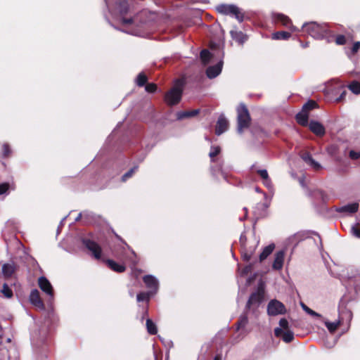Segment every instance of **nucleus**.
I'll list each match as a JSON object with an SVG mask.
<instances>
[{"label":"nucleus","instance_id":"obj_1","mask_svg":"<svg viewBox=\"0 0 360 360\" xmlns=\"http://www.w3.org/2000/svg\"><path fill=\"white\" fill-rule=\"evenodd\" d=\"M302 30L317 39H323L328 34L326 24L320 25L315 22L304 23L302 25Z\"/></svg>","mask_w":360,"mask_h":360},{"label":"nucleus","instance_id":"obj_2","mask_svg":"<svg viewBox=\"0 0 360 360\" xmlns=\"http://www.w3.org/2000/svg\"><path fill=\"white\" fill-rule=\"evenodd\" d=\"M183 91V82L177 81L173 88L169 91L165 97L166 103L169 105L177 104L182 96Z\"/></svg>","mask_w":360,"mask_h":360},{"label":"nucleus","instance_id":"obj_3","mask_svg":"<svg viewBox=\"0 0 360 360\" xmlns=\"http://www.w3.org/2000/svg\"><path fill=\"white\" fill-rule=\"evenodd\" d=\"M238 112V132L241 134L247 129L250 123V116L248 108L243 104H240L237 108Z\"/></svg>","mask_w":360,"mask_h":360},{"label":"nucleus","instance_id":"obj_4","mask_svg":"<svg viewBox=\"0 0 360 360\" xmlns=\"http://www.w3.org/2000/svg\"><path fill=\"white\" fill-rule=\"evenodd\" d=\"M216 10L221 14L234 16L239 22L243 21V13L241 12V10L235 5L221 4L216 7Z\"/></svg>","mask_w":360,"mask_h":360},{"label":"nucleus","instance_id":"obj_5","mask_svg":"<svg viewBox=\"0 0 360 360\" xmlns=\"http://www.w3.org/2000/svg\"><path fill=\"white\" fill-rule=\"evenodd\" d=\"M316 105V102L310 101L303 105L302 110L296 115L297 122L300 124L302 126L308 124L309 111L314 108Z\"/></svg>","mask_w":360,"mask_h":360},{"label":"nucleus","instance_id":"obj_6","mask_svg":"<svg viewBox=\"0 0 360 360\" xmlns=\"http://www.w3.org/2000/svg\"><path fill=\"white\" fill-rule=\"evenodd\" d=\"M286 309L284 304L277 300H271L267 306V313L269 316H277L284 314Z\"/></svg>","mask_w":360,"mask_h":360},{"label":"nucleus","instance_id":"obj_7","mask_svg":"<svg viewBox=\"0 0 360 360\" xmlns=\"http://www.w3.org/2000/svg\"><path fill=\"white\" fill-rule=\"evenodd\" d=\"M83 243L85 247L91 252L95 259H99L101 257V248L95 242L89 239H84Z\"/></svg>","mask_w":360,"mask_h":360},{"label":"nucleus","instance_id":"obj_8","mask_svg":"<svg viewBox=\"0 0 360 360\" xmlns=\"http://www.w3.org/2000/svg\"><path fill=\"white\" fill-rule=\"evenodd\" d=\"M38 284L40 289L44 292L47 295L49 296L50 300L53 299V290L51 283L49 280L44 277L41 276L39 278Z\"/></svg>","mask_w":360,"mask_h":360},{"label":"nucleus","instance_id":"obj_9","mask_svg":"<svg viewBox=\"0 0 360 360\" xmlns=\"http://www.w3.org/2000/svg\"><path fill=\"white\" fill-rule=\"evenodd\" d=\"M143 280L146 287L150 289L149 292L153 295L157 292L159 287V283L155 277L151 275H147L143 278Z\"/></svg>","mask_w":360,"mask_h":360},{"label":"nucleus","instance_id":"obj_10","mask_svg":"<svg viewBox=\"0 0 360 360\" xmlns=\"http://www.w3.org/2000/svg\"><path fill=\"white\" fill-rule=\"evenodd\" d=\"M29 299L32 304H33L37 309L40 310H44L45 309L44 304L40 297L39 292L38 290H32L30 292Z\"/></svg>","mask_w":360,"mask_h":360},{"label":"nucleus","instance_id":"obj_11","mask_svg":"<svg viewBox=\"0 0 360 360\" xmlns=\"http://www.w3.org/2000/svg\"><path fill=\"white\" fill-rule=\"evenodd\" d=\"M229 121L224 117V115H221L219 117L218 120L216 124L215 133L217 135L219 136L221 134L224 133L227 131L229 128Z\"/></svg>","mask_w":360,"mask_h":360},{"label":"nucleus","instance_id":"obj_12","mask_svg":"<svg viewBox=\"0 0 360 360\" xmlns=\"http://www.w3.org/2000/svg\"><path fill=\"white\" fill-rule=\"evenodd\" d=\"M285 257V252L280 250L276 252L274 260L272 264V269L274 270H281L283 268Z\"/></svg>","mask_w":360,"mask_h":360},{"label":"nucleus","instance_id":"obj_13","mask_svg":"<svg viewBox=\"0 0 360 360\" xmlns=\"http://www.w3.org/2000/svg\"><path fill=\"white\" fill-rule=\"evenodd\" d=\"M223 62L220 60L215 65L210 66L206 70V75L210 79H213L217 77L221 72Z\"/></svg>","mask_w":360,"mask_h":360},{"label":"nucleus","instance_id":"obj_14","mask_svg":"<svg viewBox=\"0 0 360 360\" xmlns=\"http://www.w3.org/2000/svg\"><path fill=\"white\" fill-rule=\"evenodd\" d=\"M274 334L276 337L282 336L283 340L287 343L294 339V333L290 330H283L281 328H275Z\"/></svg>","mask_w":360,"mask_h":360},{"label":"nucleus","instance_id":"obj_15","mask_svg":"<svg viewBox=\"0 0 360 360\" xmlns=\"http://www.w3.org/2000/svg\"><path fill=\"white\" fill-rule=\"evenodd\" d=\"M274 18L276 22H280L283 25L289 27L292 31L297 30V28L292 25L291 20L288 16L281 13H276Z\"/></svg>","mask_w":360,"mask_h":360},{"label":"nucleus","instance_id":"obj_16","mask_svg":"<svg viewBox=\"0 0 360 360\" xmlns=\"http://www.w3.org/2000/svg\"><path fill=\"white\" fill-rule=\"evenodd\" d=\"M359 209V204L353 202L347 204L336 209V211L340 213H345L346 214H352L357 212Z\"/></svg>","mask_w":360,"mask_h":360},{"label":"nucleus","instance_id":"obj_17","mask_svg":"<svg viewBox=\"0 0 360 360\" xmlns=\"http://www.w3.org/2000/svg\"><path fill=\"white\" fill-rule=\"evenodd\" d=\"M256 172L259 175L262 179L263 184L269 190L273 189V184L269 176L266 169H257Z\"/></svg>","mask_w":360,"mask_h":360},{"label":"nucleus","instance_id":"obj_18","mask_svg":"<svg viewBox=\"0 0 360 360\" xmlns=\"http://www.w3.org/2000/svg\"><path fill=\"white\" fill-rule=\"evenodd\" d=\"M310 130L317 136H323L325 134L324 127L319 122L311 121L309 123Z\"/></svg>","mask_w":360,"mask_h":360},{"label":"nucleus","instance_id":"obj_19","mask_svg":"<svg viewBox=\"0 0 360 360\" xmlns=\"http://www.w3.org/2000/svg\"><path fill=\"white\" fill-rule=\"evenodd\" d=\"M258 243L259 240H256L255 243L253 246L245 248V250L242 248L241 254L243 260L248 262L251 259Z\"/></svg>","mask_w":360,"mask_h":360},{"label":"nucleus","instance_id":"obj_20","mask_svg":"<svg viewBox=\"0 0 360 360\" xmlns=\"http://www.w3.org/2000/svg\"><path fill=\"white\" fill-rule=\"evenodd\" d=\"M262 300V295L259 292L252 293L248 302L247 307L250 308L252 306L258 307Z\"/></svg>","mask_w":360,"mask_h":360},{"label":"nucleus","instance_id":"obj_21","mask_svg":"<svg viewBox=\"0 0 360 360\" xmlns=\"http://www.w3.org/2000/svg\"><path fill=\"white\" fill-rule=\"evenodd\" d=\"M304 234L301 232H297L290 236L287 240L288 245H292L295 248L300 241L304 240Z\"/></svg>","mask_w":360,"mask_h":360},{"label":"nucleus","instance_id":"obj_22","mask_svg":"<svg viewBox=\"0 0 360 360\" xmlns=\"http://www.w3.org/2000/svg\"><path fill=\"white\" fill-rule=\"evenodd\" d=\"M302 160L314 169L318 170L321 167V165L315 161L309 153H304L302 155Z\"/></svg>","mask_w":360,"mask_h":360},{"label":"nucleus","instance_id":"obj_23","mask_svg":"<svg viewBox=\"0 0 360 360\" xmlns=\"http://www.w3.org/2000/svg\"><path fill=\"white\" fill-rule=\"evenodd\" d=\"M106 263L109 268L113 270L114 271L121 273L125 271L126 268L124 265L120 264L112 259L106 260Z\"/></svg>","mask_w":360,"mask_h":360},{"label":"nucleus","instance_id":"obj_24","mask_svg":"<svg viewBox=\"0 0 360 360\" xmlns=\"http://www.w3.org/2000/svg\"><path fill=\"white\" fill-rule=\"evenodd\" d=\"M274 248H275V245L274 243H271L269 245L266 246L263 249V250L261 252V254L259 255V261L262 262L265 259H266L267 257L272 253V252L274 251Z\"/></svg>","mask_w":360,"mask_h":360},{"label":"nucleus","instance_id":"obj_25","mask_svg":"<svg viewBox=\"0 0 360 360\" xmlns=\"http://www.w3.org/2000/svg\"><path fill=\"white\" fill-rule=\"evenodd\" d=\"M15 271V266L12 263L4 264L2 266V273L6 278L11 277Z\"/></svg>","mask_w":360,"mask_h":360},{"label":"nucleus","instance_id":"obj_26","mask_svg":"<svg viewBox=\"0 0 360 360\" xmlns=\"http://www.w3.org/2000/svg\"><path fill=\"white\" fill-rule=\"evenodd\" d=\"M199 112V110L195 109L193 110L181 111L177 113V119L182 120L186 117H191L197 115Z\"/></svg>","mask_w":360,"mask_h":360},{"label":"nucleus","instance_id":"obj_27","mask_svg":"<svg viewBox=\"0 0 360 360\" xmlns=\"http://www.w3.org/2000/svg\"><path fill=\"white\" fill-rule=\"evenodd\" d=\"M349 285H353L356 290H360V271L349 278Z\"/></svg>","mask_w":360,"mask_h":360},{"label":"nucleus","instance_id":"obj_28","mask_svg":"<svg viewBox=\"0 0 360 360\" xmlns=\"http://www.w3.org/2000/svg\"><path fill=\"white\" fill-rule=\"evenodd\" d=\"M290 37V34L285 31L276 32L272 34V39L274 40H285Z\"/></svg>","mask_w":360,"mask_h":360},{"label":"nucleus","instance_id":"obj_29","mask_svg":"<svg viewBox=\"0 0 360 360\" xmlns=\"http://www.w3.org/2000/svg\"><path fill=\"white\" fill-rule=\"evenodd\" d=\"M146 328L148 333L150 335H155L158 332L156 325L150 319L146 320Z\"/></svg>","mask_w":360,"mask_h":360},{"label":"nucleus","instance_id":"obj_30","mask_svg":"<svg viewBox=\"0 0 360 360\" xmlns=\"http://www.w3.org/2000/svg\"><path fill=\"white\" fill-rule=\"evenodd\" d=\"M212 57L210 52L206 49L202 50L200 52V58L204 64H207L210 62Z\"/></svg>","mask_w":360,"mask_h":360},{"label":"nucleus","instance_id":"obj_31","mask_svg":"<svg viewBox=\"0 0 360 360\" xmlns=\"http://www.w3.org/2000/svg\"><path fill=\"white\" fill-rule=\"evenodd\" d=\"M117 9L121 15L126 14L128 11V5L127 0H121L117 5Z\"/></svg>","mask_w":360,"mask_h":360},{"label":"nucleus","instance_id":"obj_32","mask_svg":"<svg viewBox=\"0 0 360 360\" xmlns=\"http://www.w3.org/2000/svg\"><path fill=\"white\" fill-rule=\"evenodd\" d=\"M147 77L146 75L143 73V72H141L138 75L137 77H136V84L139 86H144L146 82H147Z\"/></svg>","mask_w":360,"mask_h":360},{"label":"nucleus","instance_id":"obj_33","mask_svg":"<svg viewBox=\"0 0 360 360\" xmlns=\"http://www.w3.org/2000/svg\"><path fill=\"white\" fill-rule=\"evenodd\" d=\"M348 88L349 89L353 92L354 94H360V83L356 82V81H354L352 82L349 86H348Z\"/></svg>","mask_w":360,"mask_h":360},{"label":"nucleus","instance_id":"obj_34","mask_svg":"<svg viewBox=\"0 0 360 360\" xmlns=\"http://www.w3.org/2000/svg\"><path fill=\"white\" fill-rule=\"evenodd\" d=\"M221 151V148L219 146H212L210 152L209 153V156L211 158L212 162H214L215 160L214 158L217 156Z\"/></svg>","mask_w":360,"mask_h":360},{"label":"nucleus","instance_id":"obj_35","mask_svg":"<svg viewBox=\"0 0 360 360\" xmlns=\"http://www.w3.org/2000/svg\"><path fill=\"white\" fill-rule=\"evenodd\" d=\"M150 292H140L137 295L136 299L138 302H143V301H148L150 299V295H152Z\"/></svg>","mask_w":360,"mask_h":360},{"label":"nucleus","instance_id":"obj_36","mask_svg":"<svg viewBox=\"0 0 360 360\" xmlns=\"http://www.w3.org/2000/svg\"><path fill=\"white\" fill-rule=\"evenodd\" d=\"M1 292L6 298H11L13 296V292L7 284L4 283L1 290Z\"/></svg>","mask_w":360,"mask_h":360},{"label":"nucleus","instance_id":"obj_37","mask_svg":"<svg viewBox=\"0 0 360 360\" xmlns=\"http://www.w3.org/2000/svg\"><path fill=\"white\" fill-rule=\"evenodd\" d=\"M325 324H326V326L327 327L328 330L330 332L333 333L338 328V327L340 324V322H328V321H327L325 323Z\"/></svg>","mask_w":360,"mask_h":360},{"label":"nucleus","instance_id":"obj_38","mask_svg":"<svg viewBox=\"0 0 360 360\" xmlns=\"http://www.w3.org/2000/svg\"><path fill=\"white\" fill-rule=\"evenodd\" d=\"M248 323V318L246 316H241L238 322L237 330H240L242 328H244Z\"/></svg>","mask_w":360,"mask_h":360},{"label":"nucleus","instance_id":"obj_39","mask_svg":"<svg viewBox=\"0 0 360 360\" xmlns=\"http://www.w3.org/2000/svg\"><path fill=\"white\" fill-rule=\"evenodd\" d=\"M302 309L309 315L315 316V317H321V314L316 313V311H313L310 308H309L307 306H306L304 304H302Z\"/></svg>","mask_w":360,"mask_h":360},{"label":"nucleus","instance_id":"obj_40","mask_svg":"<svg viewBox=\"0 0 360 360\" xmlns=\"http://www.w3.org/2000/svg\"><path fill=\"white\" fill-rule=\"evenodd\" d=\"M231 36L233 38L236 39L240 42H243L245 39V36L242 32H234L233 31L231 32Z\"/></svg>","mask_w":360,"mask_h":360},{"label":"nucleus","instance_id":"obj_41","mask_svg":"<svg viewBox=\"0 0 360 360\" xmlns=\"http://www.w3.org/2000/svg\"><path fill=\"white\" fill-rule=\"evenodd\" d=\"M3 156L4 158L8 157L11 153V150L10 148V146L8 143H4L3 144Z\"/></svg>","mask_w":360,"mask_h":360},{"label":"nucleus","instance_id":"obj_42","mask_svg":"<svg viewBox=\"0 0 360 360\" xmlns=\"http://www.w3.org/2000/svg\"><path fill=\"white\" fill-rule=\"evenodd\" d=\"M121 22L124 25H133L136 23L135 18H122Z\"/></svg>","mask_w":360,"mask_h":360},{"label":"nucleus","instance_id":"obj_43","mask_svg":"<svg viewBox=\"0 0 360 360\" xmlns=\"http://www.w3.org/2000/svg\"><path fill=\"white\" fill-rule=\"evenodd\" d=\"M145 89L148 93H153L157 89V86L154 83H150L146 85Z\"/></svg>","mask_w":360,"mask_h":360},{"label":"nucleus","instance_id":"obj_44","mask_svg":"<svg viewBox=\"0 0 360 360\" xmlns=\"http://www.w3.org/2000/svg\"><path fill=\"white\" fill-rule=\"evenodd\" d=\"M280 328L283 330H287L288 329V321L285 319H281L279 321Z\"/></svg>","mask_w":360,"mask_h":360},{"label":"nucleus","instance_id":"obj_45","mask_svg":"<svg viewBox=\"0 0 360 360\" xmlns=\"http://www.w3.org/2000/svg\"><path fill=\"white\" fill-rule=\"evenodd\" d=\"M136 169H137V167H134V168L131 169L129 171H128L127 173H125L122 176V180L123 181H125L128 178L131 177Z\"/></svg>","mask_w":360,"mask_h":360},{"label":"nucleus","instance_id":"obj_46","mask_svg":"<svg viewBox=\"0 0 360 360\" xmlns=\"http://www.w3.org/2000/svg\"><path fill=\"white\" fill-rule=\"evenodd\" d=\"M212 173H213L214 175H216L217 172H221L222 176H223V177L224 178V179H226V175L224 174V172L222 171V167H221V164L219 165L216 168L212 167Z\"/></svg>","mask_w":360,"mask_h":360},{"label":"nucleus","instance_id":"obj_47","mask_svg":"<svg viewBox=\"0 0 360 360\" xmlns=\"http://www.w3.org/2000/svg\"><path fill=\"white\" fill-rule=\"evenodd\" d=\"M247 238L244 233H242L240 237V243L241 245V248L245 250V248H248L247 246Z\"/></svg>","mask_w":360,"mask_h":360},{"label":"nucleus","instance_id":"obj_48","mask_svg":"<svg viewBox=\"0 0 360 360\" xmlns=\"http://www.w3.org/2000/svg\"><path fill=\"white\" fill-rule=\"evenodd\" d=\"M335 42L337 44L343 45L346 43V39L344 35H338L335 39Z\"/></svg>","mask_w":360,"mask_h":360},{"label":"nucleus","instance_id":"obj_49","mask_svg":"<svg viewBox=\"0 0 360 360\" xmlns=\"http://www.w3.org/2000/svg\"><path fill=\"white\" fill-rule=\"evenodd\" d=\"M351 233L355 237L360 238V229H358L356 226H352L351 228Z\"/></svg>","mask_w":360,"mask_h":360},{"label":"nucleus","instance_id":"obj_50","mask_svg":"<svg viewBox=\"0 0 360 360\" xmlns=\"http://www.w3.org/2000/svg\"><path fill=\"white\" fill-rule=\"evenodd\" d=\"M349 158L352 160L360 159V152H356L354 150H351L349 152Z\"/></svg>","mask_w":360,"mask_h":360},{"label":"nucleus","instance_id":"obj_51","mask_svg":"<svg viewBox=\"0 0 360 360\" xmlns=\"http://www.w3.org/2000/svg\"><path fill=\"white\" fill-rule=\"evenodd\" d=\"M8 187L9 186L8 184H0V195L5 193L8 191Z\"/></svg>","mask_w":360,"mask_h":360},{"label":"nucleus","instance_id":"obj_52","mask_svg":"<svg viewBox=\"0 0 360 360\" xmlns=\"http://www.w3.org/2000/svg\"><path fill=\"white\" fill-rule=\"evenodd\" d=\"M359 49H360V42L356 41L354 44L352 49V51L353 53H355L359 50Z\"/></svg>","mask_w":360,"mask_h":360},{"label":"nucleus","instance_id":"obj_53","mask_svg":"<svg viewBox=\"0 0 360 360\" xmlns=\"http://www.w3.org/2000/svg\"><path fill=\"white\" fill-rule=\"evenodd\" d=\"M251 269H252V265H248V266H246L243 270H242V272L241 274L243 275H246L248 274H249L250 271H251Z\"/></svg>","mask_w":360,"mask_h":360},{"label":"nucleus","instance_id":"obj_54","mask_svg":"<svg viewBox=\"0 0 360 360\" xmlns=\"http://www.w3.org/2000/svg\"><path fill=\"white\" fill-rule=\"evenodd\" d=\"M346 94H347L346 90H344L341 93L340 96L338 98H336V101L337 102H340V101H343L345 99V96Z\"/></svg>","mask_w":360,"mask_h":360},{"label":"nucleus","instance_id":"obj_55","mask_svg":"<svg viewBox=\"0 0 360 360\" xmlns=\"http://www.w3.org/2000/svg\"><path fill=\"white\" fill-rule=\"evenodd\" d=\"M125 32H127V33H130L131 34H134V35H138V34H139L138 32L134 31V30H131V31L127 30Z\"/></svg>","mask_w":360,"mask_h":360},{"label":"nucleus","instance_id":"obj_56","mask_svg":"<svg viewBox=\"0 0 360 360\" xmlns=\"http://www.w3.org/2000/svg\"><path fill=\"white\" fill-rule=\"evenodd\" d=\"M255 191L257 192V193H260L261 190L258 187H256L255 188Z\"/></svg>","mask_w":360,"mask_h":360},{"label":"nucleus","instance_id":"obj_57","mask_svg":"<svg viewBox=\"0 0 360 360\" xmlns=\"http://www.w3.org/2000/svg\"><path fill=\"white\" fill-rule=\"evenodd\" d=\"M82 217V214H79V216L76 218V221L79 220Z\"/></svg>","mask_w":360,"mask_h":360},{"label":"nucleus","instance_id":"obj_58","mask_svg":"<svg viewBox=\"0 0 360 360\" xmlns=\"http://www.w3.org/2000/svg\"><path fill=\"white\" fill-rule=\"evenodd\" d=\"M214 360H220L219 357L216 356Z\"/></svg>","mask_w":360,"mask_h":360},{"label":"nucleus","instance_id":"obj_59","mask_svg":"<svg viewBox=\"0 0 360 360\" xmlns=\"http://www.w3.org/2000/svg\"><path fill=\"white\" fill-rule=\"evenodd\" d=\"M10 341H11V339H10V338H8L7 342H9Z\"/></svg>","mask_w":360,"mask_h":360}]
</instances>
